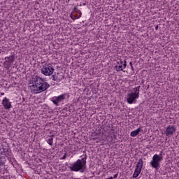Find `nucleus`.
Returning <instances> with one entry per match:
<instances>
[{"label":"nucleus","mask_w":179,"mask_h":179,"mask_svg":"<svg viewBox=\"0 0 179 179\" xmlns=\"http://www.w3.org/2000/svg\"><path fill=\"white\" fill-rule=\"evenodd\" d=\"M163 152H161L159 155L155 154L152 157V160L150 162V166L155 170H159L160 167V163L163 160Z\"/></svg>","instance_id":"obj_4"},{"label":"nucleus","mask_w":179,"mask_h":179,"mask_svg":"<svg viewBox=\"0 0 179 179\" xmlns=\"http://www.w3.org/2000/svg\"><path fill=\"white\" fill-rule=\"evenodd\" d=\"M141 86H138L133 89L134 92L129 93L127 95V103L129 104H135L136 99H139V90Z\"/></svg>","instance_id":"obj_3"},{"label":"nucleus","mask_w":179,"mask_h":179,"mask_svg":"<svg viewBox=\"0 0 179 179\" xmlns=\"http://www.w3.org/2000/svg\"><path fill=\"white\" fill-rule=\"evenodd\" d=\"M3 94H5V93H3V92L1 93V96H3Z\"/></svg>","instance_id":"obj_19"},{"label":"nucleus","mask_w":179,"mask_h":179,"mask_svg":"<svg viewBox=\"0 0 179 179\" xmlns=\"http://www.w3.org/2000/svg\"><path fill=\"white\" fill-rule=\"evenodd\" d=\"M50 87V84L40 76H35L29 81L28 88L32 94H38L45 92Z\"/></svg>","instance_id":"obj_1"},{"label":"nucleus","mask_w":179,"mask_h":179,"mask_svg":"<svg viewBox=\"0 0 179 179\" xmlns=\"http://www.w3.org/2000/svg\"><path fill=\"white\" fill-rule=\"evenodd\" d=\"M2 106L4 107L5 110H9L10 108H12V102L9 99L5 97L2 100Z\"/></svg>","instance_id":"obj_10"},{"label":"nucleus","mask_w":179,"mask_h":179,"mask_svg":"<svg viewBox=\"0 0 179 179\" xmlns=\"http://www.w3.org/2000/svg\"><path fill=\"white\" fill-rule=\"evenodd\" d=\"M118 177V174H115V175H114V176L113 177V178L114 179V178H117Z\"/></svg>","instance_id":"obj_16"},{"label":"nucleus","mask_w":179,"mask_h":179,"mask_svg":"<svg viewBox=\"0 0 179 179\" xmlns=\"http://www.w3.org/2000/svg\"><path fill=\"white\" fill-rule=\"evenodd\" d=\"M65 97H66V94H65L59 95V96H53L52 98V101L55 106H59V103L63 100H65Z\"/></svg>","instance_id":"obj_8"},{"label":"nucleus","mask_w":179,"mask_h":179,"mask_svg":"<svg viewBox=\"0 0 179 179\" xmlns=\"http://www.w3.org/2000/svg\"><path fill=\"white\" fill-rule=\"evenodd\" d=\"M115 68L117 72L124 71V69L127 68V61L124 62L122 60L117 62V65H116Z\"/></svg>","instance_id":"obj_9"},{"label":"nucleus","mask_w":179,"mask_h":179,"mask_svg":"<svg viewBox=\"0 0 179 179\" xmlns=\"http://www.w3.org/2000/svg\"><path fill=\"white\" fill-rule=\"evenodd\" d=\"M41 73L45 76H51L54 73V67L51 64H45L41 69Z\"/></svg>","instance_id":"obj_5"},{"label":"nucleus","mask_w":179,"mask_h":179,"mask_svg":"<svg viewBox=\"0 0 179 179\" xmlns=\"http://www.w3.org/2000/svg\"><path fill=\"white\" fill-rule=\"evenodd\" d=\"M5 59H8L6 61V62H8V64H13V62H15V56L11 55L9 57H5Z\"/></svg>","instance_id":"obj_13"},{"label":"nucleus","mask_w":179,"mask_h":179,"mask_svg":"<svg viewBox=\"0 0 179 179\" xmlns=\"http://www.w3.org/2000/svg\"><path fill=\"white\" fill-rule=\"evenodd\" d=\"M66 159V153H65L62 158H60V160H65Z\"/></svg>","instance_id":"obj_15"},{"label":"nucleus","mask_w":179,"mask_h":179,"mask_svg":"<svg viewBox=\"0 0 179 179\" xmlns=\"http://www.w3.org/2000/svg\"><path fill=\"white\" fill-rule=\"evenodd\" d=\"M139 132H141V128H138L136 130L131 131L130 136H132V138H135V136L139 135Z\"/></svg>","instance_id":"obj_12"},{"label":"nucleus","mask_w":179,"mask_h":179,"mask_svg":"<svg viewBox=\"0 0 179 179\" xmlns=\"http://www.w3.org/2000/svg\"><path fill=\"white\" fill-rule=\"evenodd\" d=\"M62 79H64V76H62L61 78L58 79V80H62Z\"/></svg>","instance_id":"obj_17"},{"label":"nucleus","mask_w":179,"mask_h":179,"mask_svg":"<svg viewBox=\"0 0 179 179\" xmlns=\"http://www.w3.org/2000/svg\"><path fill=\"white\" fill-rule=\"evenodd\" d=\"M47 142H48V145H50V146H52V143L54 142V138L52 137H51L47 140Z\"/></svg>","instance_id":"obj_14"},{"label":"nucleus","mask_w":179,"mask_h":179,"mask_svg":"<svg viewBox=\"0 0 179 179\" xmlns=\"http://www.w3.org/2000/svg\"><path fill=\"white\" fill-rule=\"evenodd\" d=\"M176 131H177V128H176V126L174 125H169L168 127H166L165 131V135L168 136L169 138L173 136L174 134H176Z\"/></svg>","instance_id":"obj_7"},{"label":"nucleus","mask_w":179,"mask_h":179,"mask_svg":"<svg viewBox=\"0 0 179 179\" xmlns=\"http://www.w3.org/2000/svg\"><path fill=\"white\" fill-rule=\"evenodd\" d=\"M0 54H1V51H0Z\"/></svg>","instance_id":"obj_21"},{"label":"nucleus","mask_w":179,"mask_h":179,"mask_svg":"<svg viewBox=\"0 0 179 179\" xmlns=\"http://www.w3.org/2000/svg\"><path fill=\"white\" fill-rule=\"evenodd\" d=\"M143 167V159H139L133 175L134 178H136V177H138L141 174Z\"/></svg>","instance_id":"obj_6"},{"label":"nucleus","mask_w":179,"mask_h":179,"mask_svg":"<svg viewBox=\"0 0 179 179\" xmlns=\"http://www.w3.org/2000/svg\"><path fill=\"white\" fill-rule=\"evenodd\" d=\"M81 16H82V12H80V10H78L76 8L74 9V11L71 15V17L73 20H75L76 19H80V17Z\"/></svg>","instance_id":"obj_11"},{"label":"nucleus","mask_w":179,"mask_h":179,"mask_svg":"<svg viewBox=\"0 0 179 179\" xmlns=\"http://www.w3.org/2000/svg\"><path fill=\"white\" fill-rule=\"evenodd\" d=\"M129 65H131V68H132V62L129 63Z\"/></svg>","instance_id":"obj_20"},{"label":"nucleus","mask_w":179,"mask_h":179,"mask_svg":"<svg viewBox=\"0 0 179 179\" xmlns=\"http://www.w3.org/2000/svg\"><path fill=\"white\" fill-rule=\"evenodd\" d=\"M2 166H3V162H0V167Z\"/></svg>","instance_id":"obj_18"},{"label":"nucleus","mask_w":179,"mask_h":179,"mask_svg":"<svg viewBox=\"0 0 179 179\" xmlns=\"http://www.w3.org/2000/svg\"><path fill=\"white\" fill-rule=\"evenodd\" d=\"M86 155L84 158H82L81 159H78L76 162L73 164L71 166H70V169L71 171H81V173H83L85 170H86Z\"/></svg>","instance_id":"obj_2"}]
</instances>
